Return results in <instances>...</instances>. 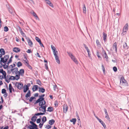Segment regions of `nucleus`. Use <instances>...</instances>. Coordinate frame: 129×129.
<instances>
[{
	"instance_id": "obj_1",
	"label": "nucleus",
	"mask_w": 129,
	"mask_h": 129,
	"mask_svg": "<svg viewBox=\"0 0 129 129\" xmlns=\"http://www.w3.org/2000/svg\"><path fill=\"white\" fill-rule=\"evenodd\" d=\"M51 47L55 56L56 61L58 64H59L60 63V60L57 55L58 54L57 51L56 50L55 48L53 45H51Z\"/></svg>"
},
{
	"instance_id": "obj_2",
	"label": "nucleus",
	"mask_w": 129,
	"mask_h": 129,
	"mask_svg": "<svg viewBox=\"0 0 129 129\" xmlns=\"http://www.w3.org/2000/svg\"><path fill=\"white\" fill-rule=\"evenodd\" d=\"M38 103H39V105L40 106L44 105L46 104V102L44 100V98H39L35 103L34 104H36Z\"/></svg>"
},
{
	"instance_id": "obj_3",
	"label": "nucleus",
	"mask_w": 129,
	"mask_h": 129,
	"mask_svg": "<svg viewBox=\"0 0 129 129\" xmlns=\"http://www.w3.org/2000/svg\"><path fill=\"white\" fill-rule=\"evenodd\" d=\"M67 53L71 59L76 63V64H78V63L77 59L73 55L72 53L70 52H68Z\"/></svg>"
},
{
	"instance_id": "obj_4",
	"label": "nucleus",
	"mask_w": 129,
	"mask_h": 129,
	"mask_svg": "<svg viewBox=\"0 0 129 129\" xmlns=\"http://www.w3.org/2000/svg\"><path fill=\"white\" fill-rule=\"evenodd\" d=\"M9 55H5L4 57L1 58V61L3 62V63H6L9 58Z\"/></svg>"
},
{
	"instance_id": "obj_5",
	"label": "nucleus",
	"mask_w": 129,
	"mask_h": 129,
	"mask_svg": "<svg viewBox=\"0 0 129 129\" xmlns=\"http://www.w3.org/2000/svg\"><path fill=\"white\" fill-rule=\"evenodd\" d=\"M41 106L39 108V110L40 111L45 113L46 111V108L47 106L46 105L44 106L42 105L40 106Z\"/></svg>"
},
{
	"instance_id": "obj_6",
	"label": "nucleus",
	"mask_w": 129,
	"mask_h": 129,
	"mask_svg": "<svg viewBox=\"0 0 129 129\" xmlns=\"http://www.w3.org/2000/svg\"><path fill=\"white\" fill-rule=\"evenodd\" d=\"M16 85L17 88L19 90L22 89L23 88V85L21 83L17 82Z\"/></svg>"
},
{
	"instance_id": "obj_7",
	"label": "nucleus",
	"mask_w": 129,
	"mask_h": 129,
	"mask_svg": "<svg viewBox=\"0 0 129 129\" xmlns=\"http://www.w3.org/2000/svg\"><path fill=\"white\" fill-rule=\"evenodd\" d=\"M121 80H122V86L124 87L127 86L128 85V83L124 79L123 77L122 78L121 77Z\"/></svg>"
},
{
	"instance_id": "obj_8",
	"label": "nucleus",
	"mask_w": 129,
	"mask_h": 129,
	"mask_svg": "<svg viewBox=\"0 0 129 129\" xmlns=\"http://www.w3.org/2000/svg\"><path fill=\"white\" fill-rule=\"evenodd\" d=\"M128 24L126 23L123 29V35L126 34V31L128 30Z\"/></svg>"
},
{
	"instance_id": "obj_9",
	"label": "nucleus",
	"mask_w": 129,
	"mask_h": 129,
	"mask_svg": "<svg viewBox=\"0 0 129 129\" xmlns=\"http://www.w3.org/2000/svg\"><path fill=\"white\" fill-rule=\"evenodd\" d=\"M30 84H28L27 85H24L23 89V92H26L27 90L29 89V87Z\"/></svg>"
},
{
	"instance_id": "obj_10",
	"label": "nucleus",
	"mask_w": 129,
	"mask_h": 129,
	"mask_svg": "<svg viewBox=\"0 0 129 129\" xmlns=\"http://www.w3.org/2000/svg\"><path fill=\"white\" fill-rule=\"evenodd\" d=\"M96 118L98 120L99 122L102 124L104 128H106V125L100 119H99L98 117H96Z\"/></svg>"
},
{
	"instance_id": "obj_11",
	"label": "nucleus",
	"mask_w": 129,
	"mask_h": 129,
	"mask_svg": "<svg viewBox=\"0 0 129 129\" xmlns=\"http://www.w3.org/2000/svg\"><path fill=\"white\" fill-rule=\"evenodd\" d=\"M18 70V68L16 67L12 69H11V72H12V73L13 74H17Z\"/></svg>"
},
{
	"instance_id": "obj_12",
	"label": "nucleus",
	"mask_w": 129,
	"mask_h": 129,
	"mask_svg": "<svg viewBox=\"0 0 129 129\" xmlns=\"http://www.w3.org/2000/svg\"><path fill=\"white\" fill-rule=\"evenodd\" d=\"M17 74H18L19 75H21V76H23L24 74V71L23 69H21L19 71H18Z\"/></svg>"
},
{
	"instance_id": "obj_13",
	"label": "nucleus",
	"mask_w": 129,
	"mask_h": 129,
	"mask_svg": "<svg viewBox=\"0 0 129 129\" xmlns=\"http://www.w3.org/2000/svg\"><path fill=\"white\" fill-rule=\"evenodd\" d=\"M39 87L37 85H34L32 88V90L33 91H35L37 90L38 88H39Z\"/></svg>"
},
{
	"instance_id": "obj_14",
	"label": "nucleus",
	"mask_w": 129,
	"mask_h": 129,
	"mask_svg": "<svg viewBox=\"0 0 129 129\" xmlns=\"http://www.w3.org/2000/svg\"><path fill=\"white\" fill-rule=\"evenodd\" d=\"M27 41L29 46L30 47H32L33 45V43L30 39L28 38L27 39Z\"/></svg>"
},
{
	"instance_id": "obj_15",
	"label": "nucleus",
	"mask_w": 129,
	"mask_h": 129,
	"mask_svg": "<svg viewBox=\"0 0 129 129\" xmlns=\"http://www.w3.org/2000/svg\"><path fill=\"white\" fill-rule=\"evenodd\" d=\"M46 1V3L48 4L49 6L51 7L52 8L53 7V5L52 3L49 0H45Z\"/></svg>"
},
{
	"instance_id": "obj_16",
	"label": "nucleus",
	"mask_w": 129,
	"mask_h": 129,
	"mask_svg": "<svg viewBox=\"0 0 129 129\" xmlns=\"http://www.w3.org/2000/svg\"><path fill=\"white\" fill-rule=\"evenodd\" d=\"M6 6L8 8L9 11L11 13V14H12L13 12V10L10 7V6L8 5H7Z\"/></svg>"
},
{
	"instance_id": "obj_17",
	"label": "nucleus",
	"mask_w": 129,
	"mask_h": 129,
	"mask_svg": "<svg viewBox=\"0 0 129 129\" xmlns=\"http://www.w3.org/2000/svg\"><path fill=\"white\" fill-rule=\"evenodd\" d=\"M39 91L40 92L43 93L45 91V89L44 88L42 87H39Z\"/></svg>"
},
{
	"instance_id": "obj_18",
	"label": "nucleus",
	"mask_w": 129,
	"mask_h": 129,
	"mask_svg": "<svg viewBox=\"0 0 129 129\" xmlns=\"http://www.w3.org/2000/svg\"><path fill=\"white\" fill-rule=\"evenodd\" d=\"M13 51L14 52L17 53L20 51V50L19 48L17 47H14L13 48Z\"/></svg>"
},
{
	"instance_id": "obj_19",
	"label": "nucleus",
	"mask_w": 129,
	"mask_h": 129,
	"mask_svg": "<svg viewBox=\"0 0 129 129\" xmlns=\"http://www.w3.org/2000/svg\"><path fill=\"white\" fill-rule=\"evenodd\" d=\"M113 49L116 52L117 51V44L116 42L114 43L113 45Z\"/></svg>"
},
{
	"instance_id": "obj_20",
	"label": "nucleus",
	"mask_w": 129,
	"mask_h": 129,
	"mask_svg": "<svg viewBox=\"0 0 129 129\" xmlns=\"http://www.w3.org/2000/svg\"><path fill=\"white\" fill-rule=\"evenodd\" d=\"M10 76H8V75L7 76H6V78H5L4 77V78L6 80V81L8 83H9L10 81Z\"/></svg>"
},
{
	"instance_id": "obj_21",
	"label": "nucleus",
	"mask_w": 129,
	"mask_h": 129,
	"mask_svg": "<svg viewBox=\"0 0 129 129\" xmlns=\"http://www.w3.org/2000/svg\"><path fill=\"white\" fill-rule=\"evenodd\" d=\"M103 40L105 42L106 41V38L107 37V34L104 33L103 32Z\"/></svg>"
},
{
	"instance_id": "obj_22",
	"label": "nucleus",
	"mask_w": 129,
	"mask_h": 129,
	"mask_svg": "<svg viewBox=\"0 0 129 129\" xmlns=\"http://www.w3.org/2000/svg\"><path fill=\"white\" fill-rule=\"evenodd\" d=\"M32 14H33V16L36 18V19L37 20H39V19L38 18L37 15L36 13L35 12H33L32 13H31Z\"/></svg>"
},
{
	"instance_id": "obj_23",
	"label": "nucleus",
	"mask_w": 129,
	"mask_h": 129,
	"mask_svg": "<svg viewBox=\"0 0 129 129\" xmlns=\"http://www.w3.org/2000/svg\"><path fill=\"white\" fill-rule=\"evenodd\" d=\"M31 95L30 91V90H28L27 93L26 94L25 97L26 98H27L30 97Z\"/></svg>"
},
{
	"instance_id": "obj_24",
	"label": "nucleus",
	"mask_w": 129,
	"mask_h": 129,
	"mask_svg": "<svg viewBox=\"0 0 129 129\" xmlns=\"http://www.w3.org/2000/svg\"><path fill=\"white\" fill-rule=\"evenodd\" d=\"M55 121L54 120L52 119L49 120L48 123L49 124L52 125L55 122Z\"/></svg>"
},
{
	"instance_id": "obj_25",
	"label": "nucleus",
	"mask_w": 129,
	"mask_h": 129,
	"mask_svg": "<svg viewBox=\"0 0 129 129\" xmlns=\"http://www.w3.org/2000/svg\"><path fill=\"white\" fill-rule=\"evenodd\" d=\"M83 13L84 14H86V9L85 7V5L84 4H83Z\"/></svg>"
},
{
	"instance_id": "obj_26",
	"label": "nucleus",
	"mask_w": 129,
	"mask_h": 129,
	"mask_svg": "<svg viewBox=\"0 0 129 129\" xmlns=\"http://www.w3.org/2000/svg\"><path fill=\"white\" fill-rule=\"evenodd\" d=\"M68 107L67 106H65L63 108V112L64 113H66L68 110Z\"/></svg>"
},
{
	"instance_id": "obj_27",
	"label": "nucleus",
	"mask_w": 129,
	"mask_h": 129,
	"mask_svg": "<svg viewBox=\"0 0 129 129\" xmlns=\"http://www.w3.org/2000/svg\"><path fill=\"white\" fill-rule=\"evenodd\" d=\"M0 52L1 54L3 55H4L5 54V51L4 50L3 48H1L0 49Z\"/></svg>"
},
{
	"instance_id": "obj_28",
	"label": "nucleus",
	"mask_w": 129,
	"mask_h": 129,
	"mask_svg": "<svg viewBox=\"0 0 129 129\" xmlns=\"http://www.w3.org/2000/svg\"><path fill=\"white\" fill-rule=\"evenodd\" d=\"M9 89L10 93L12 92V90L13 89V88L12 87V85L11 84H10L9 85Z\"/></svg>"
},
{
	"instance_id": "obj_29",
	"label": "nucleus",
	"mask_w": 129,
	"mask_h": 129,
	"mask_svg": "<svg viewBox=\"0 0 129 129\" xmlns=\"http://www.w3.org/2000/svg\"><path fill=\"white\" fill-rule=\"evenodd\" d=\"M37 117L35 115L33 116L31 118V120L33 122H35L36 121Z\"/></svg>"
},
{
	"instance_id": "obj_30",
	"label": "nucleus",
	"mask_w": 129,
	"mask_h": 129,
	"mask_svg": "<svg viewBox=\"0 0 129 129\" xmlns=\"http://www.w3.org/2000/svg\"><path fill=\"white\" fill-rule=\"evenodd\" d=\"M53 110V109L52 107H48L47 111L51 112Z\"/></svg>"
},
{
	"instance_id": "obj_31",
	"label": "nucleus",
	"mask_w": 129,
	"mask_h": 129,
	"mask_svg": "<svg viewBox=\"0 0 129 129\" xmlns=\"http://www.w3.org/2000/svg\"><path fill=\"white\" fill-rule=\"evenodd\" d=\"M70 121L71 122H73V124H74L75 123V122L76 121V118H73Z\"/></svg>"
},
{
	"instance_id": "obj_32",
	"label": "nucleus",
	"mask_w": 129,
	"mask_h": 129,
	"mask_svg": "<svg viewBox=\"0 0 129 129\" xmlns=\"http://www.w3.org/2000/svg\"><path fill=\"white\" fill-rule=\"evenodd\" d=\"M16 74L15 76V77H16V78L15 79L16 80H17L19 79L20 78V75H19V74L18 73V74Z\"/></svg>"
},
{
	"instance_id": "obj_33",
	"label": "nucleus",
	"mask_w": 129,
	"mask_h": 129,
	"mask_svg": "<svg viewBox=\"0 0 129 129\" xmlns=\"http://www.w3.org/2000/svg\"><path fill=\"white\" fill-rule=\"evenodd\" d=\"M45 113H36L35 114V116H38L39 115H42L45 114Z\"/></svg>"
},
{
	"instance_id": "obj_34",
	"label": "nucleus",
	"mask_w": 129,
	"mask_h": 129,
	"mask_svg": "<svg viewBox=\"0 0 129 129\" xmlns=\"http://www.w3.org/2000/svg\"><path fill=\"white\" fill-rule=\"evenodd\" d=\"M47 120L45 116H44L42 119V121L45 122Z\"/></svg>"
},
{
	"instance_id": "obj_35",
	"label": "nucleus",
	"mask_w": 129,
	"mask_h": 129,
	"mask_svg": "<svg viewBox=\"0 0 129 129\" xmlns=\"http://www.w3.org/2000/svg\"><path fill=\"white\" fill-rule=\"evenodd\" d=\"M88 53V56L89 57V58L90 59H92V58L90 56L91 54H90V52L89 50V51H87Z\"/></svg>"
},
{
	"instance_id": "obj_36",
	"label": "nucleus",
	"mask_w": 129,
	"mask_h": 129,
	"mask_svg": "<svg viewBox=\"0 0 129 129\" xmlns=\"http://www.w3.org/2000/svg\"><path fill=\"white\" fill-rule=\"evenodd\" d=\"M22 63L21 62L19 61L17 63V66L18 67H19L22 66Z\"/></svg>"
},
{
	"instance_id": "obj_37",
	"label": "nucleus",
	"mask_w": 129,
	"mask_h": 129,
	"mask_svg": "<svg viewBox=\"0 0 129 129\" xmlns=\"http://www.w3.org/2000/svg\"><path fill=\"white\" fill-rule=\"evenodd\" d=\"M123 47L125 49H127L128 47L127 46V45L126 43H124L123 45Z\"/></svg>"
},
{
	"instance_id": "obj_38",
	"label": "nucleus",
	"mask_w": 129,
	"mask_h": 129,
	"mask_svg": "<svg viewBox=\"0 0 129 129\" xmlns=\"http://www.w3.org/2000/svg\"><path fill=\"white\" fill-rule=\"evenodd\" d=\"M38 126L37 125L36 126L34 125H32V127H31V129H38V128H37Z\"/></svg>"
},
{
	"instance_id": "obj_39",
	"label": "nucleus",
	"mask_w": 129,
	"mask_h": 129,
	"mask_svg": "<svg viewBox=\"0 0 129 129\" xmlns=\"http://www.w3.org/2000/svg\"><path fill=\"white\" fill-rule=\"evenodd\" d=\"M35 39L36 41L39 43V42L40 43V42H41V40L38 37H36L35 38Z\"/></svg>"
},
{
	"instance_id": "obj_40",
	"label": "nucleus",
	"mask_w": 129,
	"mask_h": 129,
	"mask_svg": "<svg viewBox=\"0 0 129 129\" xmlns=\"http://www.w3.org/2000/svg\"><path fill=\"white\" fill-rule=\"evenodd\" d=\"M37 84H39L40 85H41V84H42L41 83L40 81V80H39L38 79L37 81Z\"/></svg>"
},
{
	"instance_id": "obj_41",
	"label": "nucleus",
	"mask_w": 129,
	"mask_h": 129,
	"mask_svg": "<svg viewBox=\"0 0 129 129\" xmlns=\"http://www.w3.org/2000/svg\"><path fill=\"white\" fill-rule=\"evenodd\" d=\"M104 57L106 58V61H108V57L107 54H106V52L105 53Z\"/></svg>"
},
{
	"instance_id": "obj_42",
	"label": "nucleus",
	"mask_w": 129,
	"mask_h": 129,
	"mask_svg": "<svg viewBox=\"0 0 129 129\" xmlns=\"http://www.w3.org/2000/svg\"><path fill=\"white\" fill-rule=\"evenodd\" d=\"M96 41V43L97 45V46H100L101 45L100 44L99 41L98 40H97Z\"/></svg>"
},
{
	"instance_id": "obj_43",
	"label": "nucleus",
	"mask_w": 129,
	"mask_h": 129,
	"mask_svg": "<svg viewBox=\"0 0 129 129\" xmlns=\"http://www.w3.org/2000/svg\"><path fill=\"white\" fill-rule=\"evenodd\" d=\"M4 64L3 65V68L5 69H7L8 67V66H7L6 65V63H4Z\"/></svg>"
},
{
	"instance_id": "obj_44",
	"label": "nucleus",
	"mask_w": 129,
	"mask_h": 129,
	"mask_svg": "<svg viewBox=\"0 0 129 129\" xmlns=\"http://www.w3.org/2000/svg\"><path fill=\"white\" fill-rule=\"evenodd\" d=\"M45 128H47L48 129H49L51 128V126L48 124H47Z\"/></svg>"
},
{
	"instance_id": "obj_45",
	"label": "nucleus",
	"mask_w": 129,
	"mask_h": 129,
	"mask_svg": "<svg viewBox=\"0 0 129 129\" xmlns=\"http://www.w3.org/2000/svg\"><path fill=\"white\" fill-rule=\"evenodd\" d=\"M3 75L4 76L5 78H6V73L5 71H3L2 73Z\"/></svg>"
},
{
	"instance_id": "obj_46",
	"label": "nucleus",
	"mask_w": 129,
	"mask_h": 129,
	"mask_svg": "<svg viewBox=\"0 0 129 129\" xmlns=\"http://www.w3.org/2000/svg\"><path fill=\"white\" fill-rule=\"evenodd\" d=\"M9 30L8 28L6 26H5L4 27V31L6 32L8 31Z\"/></svg>"
},
{
	"instance_id": "obj_47",
	"label": "nucleus",
	"mask_w": 129,
	"mask_h": 129,
	"mask_svg": "<svg viewBox=\"0 0 129 129\" xmlns=\"http://www.w3.org/2000/svg\"><path fill=\"white\" fill-rule=\"evenodd\" d=\"M15 79V77L13 76H11L10 77V80H14Z\"/></svg>"
},
{
	"instance_id": "obj_48",
	"label": "nucleus",
	"mask_w": 129,
	"mask_h": 129,
	"mask_svg": "<svg viewBox=\"0 0 129 129\" xmlns=\"http://www.w3.org/2000/svg\"><path fill=\"white\" fill-rule=\"evenodd\" d=\"M84 46L86 49L87 50V51L89 50V49L87 47L86 45L85 44H84Z\"/></svg>"
},
{
	"instance_id": "obj_49",
	"label": "nucleus",
	"mask_w": 129,
	"mask_h": 129,
	"mask_svg": "<svg viewBox=\"0 0 129 129\" xmlns=\"http://www.w3.org/2000/svg\"><path fill=\"white\" fill-rule=\"evenodd\" d=\"M6 92V90L5 89H3L2 90V93L3 94H4Z\"/></svg>"
},
{
	"instance_id": "obj_50",
	"label": "nucleus",
	"mask_w": 129,
	"mask_h": 129,
	"mask_svg": "<svg viewBox=\"0 0 129 129\" xmlns=\"http://www.w3.org/2000/svg\"><path fill=\"white\" fill-rule=\"evenodd\" d=\"M105 118H106L108 120H109V121H110V118L109 117V116L108 114L107 115H106L105 116Z\"/></svg>"
},
{
	"instance_id": "obj_51",
	"label": "nucleus",
	"mask_w": 129,
	"mask_h": 129,
	"mask_svg": "<svg viewBox=\"0 0 129 129\" xmlns=\"http://www.w3.org/2000/svg\"><path fill=\"white\" fill-rule=\"evenodd\" d=\"M34 122L33 121H30V123L31 124H32V125H34V126H37V125L36 124H35Z\"/></svg>"
},
{
	"instance_id": "obj_52",
	"label": "nucleus",
	"mask_w": 129,
	"mask_h": 129,
	"mask_svg": "<svg viewBox=\"0 0 129 129\" xmlns=\"http://www.w3.org/2000/svg\"><path fill=\"white\" fill-rule=\"evenodd\" d=\"M113 70L115 72H116L117 71V68L116 67H114L113 68Z\"/></svg>"
},
{
	"instance_id": "obj_53",
	"label": "nucleus",
	"mask_w": 129,
	"mask_h": 129,
	"mask_svg": "<svg viewBox=\"0 0 129 129\" xmlns=\"http://www.w3.org/2000/svg\"><path fill=\"white\" fill-rule=\"evenodd\" d=\"M76 116H77V119H78V122L79 123V122H80V118H79V117L78 115V114H76Z\"/></svg>"
},
{
	"instance_id": "obj_54",
	"label": "nucleus",
	"mask_w": 129,
	"mask_h": 129,
	"mask_svg": "<svg viewBox=\"0 0 129 129\" xmlns=\"http://www.w3.org/2000/svg\"><path fill=\"white\" fill-rule=\"evenodd\" d=\"M53 88L54 90L56 91L57 88V86L56 85H55L53 86Z\"/></svg>"
},
{
	"instance_id": "obj_55",
	"label": "nucleus",
	"mask_w": 129,
	"mask_h": 129,
	"mask_svg": "<svg viewBox=\"0 0 129 129\" xmlns=\"http://www.w3.org/2000/svg\"><path fill=\"white\" fill-rule=\"evenodd\" d=\"M41 121L40 118L38 119L37 120V123H39Z\"/></svg>"
},
{
	"instance_id": "obj_56",
	"label": "nucleus",
	"mask_w": 129,
	"mask_h": 129,
	"mask_svg": "<svg viewBox=\"0 0 129 129\" xmlns=\"http://www.w3.org/2000/svg\"><path fill=\"white\" fill-rule=\"evenodd\" d=\"M34 97H31L29 99V101L30 102H31L34 99Z\"/></svg>"
},
{
	"instance_id": "obj_57",
	"label": "nucleus",
	"mask_w": 129,
	"mask_h": 129,
	"mask_svg": "<svg viewBox=\"0 0 129 129\" xmlns=\"http://www.w3.org/2000/svg\"><path fill=\"white\" fill-rule=\"evenodd\" d=\"M20 33L24 37L25 36V34L23 31H21Z\"/></svg>"
},
{
	"instance_id": "obj_58",
	"label": "nucleus",
	"mask_w": 129,
	"mask_h": 129,
	"mask_svg": "<svg viewBox=\"0 0 129 129\" xmlns=\"http://www.w3.org/2000/svg\"><path fill=\"white\" fill-rule=\"evenodd\" d=\"M13 57L12 56H11V57L9 59V60L8 61H9V63H11L12 61V58Z\"/></svg>"
},
{
	"instance_id": "obj_59",
	"label": "nucleus",
	"mask_w": 129,
	"mask_h": 129,
	"mask_svg": "<svg viewBox=\"0 0 129 129\" xmlns=\"http://www.w3.org/2000/svg\"><path fill=\"white\" fill-rule=\"evenodd\" d=\"M45 95V94H43L42 95H41L39 96V98H44L43 97H44Z\"/></svg>"
},
{
	"instance_id": "obj_60",
	"label": "nucleus",
	"mask_w": 129,
	"mask_h": 129,
	"mask_svg": "<svg viewBox=\"0 0 129 129\" xmlns=\"http://www.w3.org/2000/svg\"><path fill=\"white\" fill-rule=\"evenodd\" d=\"M4 97L5 98H6V97L7 96V95H8V93H7L6 92L5 93H4Z\"/></svg>"
},
{
	"instance_id": "obj_61",
	"label": "nucleus",
	"mask_w": 129,
	"mask_h": 129,
	"mask_svg": "<svg viewBox=\"0 0 129 129\" xmlns=\"http://www.w3.org/2000/svg\"><path fill=\"white\" fill-rule=\"evenodd\" d=\"M104 111L105 112L106 115H107L108 114V113L107 112V110L106 109H104Z\"/></svg>"
},
{
	"instance_id": "obj_62",
	"label": "nucleus",
	"mask_w": 129,
	"mask_h": 129,
	"mask_svg": "<svg viewBox=\"0 0 129 129\" xmlns=\"http://www.w3.org/2000/svg\"><path fill=\"white\" fill-rule=\"evenodd\" d=\"M96 55L99 58H101V57L100 56V55H99V52H97V53Z\"/></svg>"
},
{
	"instance_id": "obj_63",
	"label": "nucleus",
	"mask_w": 129,
	"mask_h": 129,
	"mask_svg": "<svg viewBox=\"0 0 129 129\" xmlns=\"http://www.w3.org/2000/svg\"><path fill=\"white\" fill-rule=\"evenodd\" d=\"M27 66L28 67V68H29V69H32V68L31 67V66H30L29 65V64H28V65H27Z\"/></svg>"
},
{
	"instance_id": "obj_64",
	"label": "nucleus",
	"mask_w": 129,
	"mask_h": 129,
	"mask_svg": "<svg viewBox=\"0 0 129 129\" xmlns=\"http://www.w3.org/2000/svg\"><path fill=\"white\" fill-rule=\"evenodd\" d=\"M43 125H42V124H41V123H40V124L39 125V127L40 128H41L42 126Z\"/></svg>"
}]
</instances>
